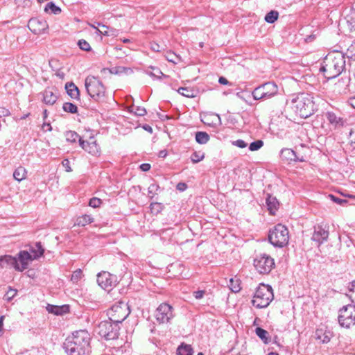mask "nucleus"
Wrapping results in <instances>:
<instances>
[{
    "label": "nucleus",
    "mask_w": 355,
    "mask_h": 355,
    "mask_svg": "<svg viewBox=\"0 0 355 355\" xmlns=\"http://www.w3.org/2000/svg\"><path fill=\"white\" fill-rule=\"evenodd\" d=\"M42 94L43 102L46 105H53L58 100V96L49 88H46Z\"/></svg>",
    "instance_id": "25"
},
{
    "label": "nucleus",
    "mask_w": 355,
    "mask_h": 355,
    "mask_svg": "<svg viewBox=\"0 0 355 355\" xmlns=\"http://www.w3.org/2000/svg\"><path fill=\"white\" fill-rule=\"evenodd\" d=\"M263 146V141L261 139H257L252 141L249 145V150L250 151H256L259 150Z\"/></svg>",
    "instance_id": "44"
},
{
    "label": "nucleus",
    "mask_w": 355,
    "mask_h": 355,
    "mask_svg": "<svg viewBox=\"0 0 355 355\" xmlns=\"http://www.w3.org/2000/svg\"><path fill=\"white\" fill-rule=\"evenodd\" d=\"M176 188L180 191H184L187 188V184L184 182H180L177 184Z\"/></svg>",
    "instance_id": "62"
},
{
    "label": "nucleus",
    "mask_w": 355,
    "mask_h": 355,
    "mask_svg": "<svg viewBox=\"0 0 355 355\" xmlns=\"http://www.w3.org/2000/svg\"><path fill=\"white\" fill-rule=\"evenodd\" d=\"M29 30L34 34L44 33L49 25L46 20L40 18H31L28 23Z\"/></svg>",
    "instance_id": "14"
},
{
    "label": "nucleus",
    "mask_w": 355,
    "mask_h": 355,
    "mask_svg": "<svg viewBox=\"0 0 355 355\" xmlns=\"http://www.w3.org/2000/svg\"><path fill=\"white\" fill-rule=\"evenodd\" d=\"M318 34V31L317 30H315L311 35H309L306 37V38L304 39L306 42H311L312 41H313L316 38Z\"/></svg>",
    "instance_id": "55"
},
{
    "label": "nucleus",
    "mask_w": 355,
    "mask_h": 355,
    "mask_svg": "<svg viewBox=\"0 0 355 355\" xmlns=\"http://www.w3.org/2000/svg\"><path fill=\"white\" fill-rule=\"evenodd\" d=\"M274 298L271 286L260 284L257 287L252 300V304L258 309L267 307Z\"/></svg>",
    "instance_id": "4"
},
{
    "label": "nucleus",
    "mask_w": 355,
    "mask_h": 355,
    "mask_svg": "<svg viewBox=\"0 0 355 355\" xmlns=\"http://www.w3.org/2000/svg\"><path fill=\"white\" fill-rule=\"evenodd\" d=\"M292 104L295 113L303 119L312 116L318 110L313 97L308 93L298 94L293 98Z\"/></svg>",
    "instance_id": "3"
},
{
    "label": "nucleus",
    "mask_w": 355,
    "mask_h": 355,
    "mask_svg": "<svg viewBox=\"0 0 355 355\" xmlns=\"http://www.w3.org/2000/svg\"><path fill=\"white\" fill-rule=\"evenodd\" d=\"M10 114L9 110L4 107H0V117L8 116Z\"/></svg>",
    "instance_id": "58"
},
{
    "label": "nucleus",
    "mask_w": 355,
    "mask_h": 355,
    "mask_svg": "<svg viewBox=\"0 0 355 355\" xmlns=\"http://www.w3.org/2000/svg\"><path fill=\"white\" fill-rule=\"evenodd\" d=\"M107 314L110 320L119 324L128 316L130 310L126 303L119 301L108 309Z\"/></svg>",
    "instance_id": "8"
},
{
    "label": "nucleus",
    "mask_w": 355,
    "mask_h": 355,
    "mask_svg": "<svg viewBox=\"0 0 355 355\" xmlns=\"http://www.w3.org/2000/svg\"><path fill=\"white\" fill-rule=\"evenodd\" d=\"M177 355H193V349L191 345L182 343L177 348Z\"/></svg>",
    "instance_id": "27"
},
{
    "label": "nucleus",
    "mask_w": 355,
    "mask_h": 355,
    "mask_svg": "<svg viewBox=\"0 0 355 355\" xmlns=\"http://www.w3.org/2000/svg\"><path fill=\"white\" fill-rule=\"evenodd\" d=\"M325 116L329 123L334 128L342 127L345 122V120L342 116L336 114L334 112H327L325 114Z\"/></svg>",
    "instance_id": "18"
},
{
    "label": "nucleus",
    "mask_w": 355,
    "mask_h": 355,
    "mask_svg": "<svg viewBox=\"0 0 355 355\" xmlns=\"http://www.w3.org/2000/svg\"><path fill=\"white\" fill-rule=\"evenodd\" d=\"M218 83L221 85H232V83H230L227 79L223 76H220L219 77V79H218Z\"/></svg>",
    "instance_id": "61"
},
{
    "label": "nucleus",
    "mask_w": 355,
    "mask_h": 355,
    "mask_svg": "<svg viewBox=\"0 0 355 355\" xmlns=\"http://www.w3.org/2000/svg\"><path fill=\"white\" fill-rule=\"evenodd\" d=\"M329 198L335 203L340 205H345L348 203V200L344 198H340L333 194L329 195Z\"/></svg>",
    "instance_id": "50"
},
{
    "label": "nucleus",
    "mask_w": 355,
    "mask_h": 355,
    "mask_svg": "<svg viewBox=\"0 0 355 355\" xmlns=\"http://www.w3.org/2000/svg\"><path fill=\"white\" fill-rule=\"evenodd\" d=\"M78 142L79 145L82 147L83 150L91 154L95 153L96 148V141L89 143L87 141L83 140L81 137H80L78 139Z\"/></svg>",
    "instance_id": "26"
},
{
    "label": "nucleus",
    "mask_w": 355,
    "mask_h": 355,
    "mask_svg": "<svg viewBox=\"0 0 355 355\" xmlns=\"http://www.w3.org/2000/svg\"><path fill=\"white\" fill-rule=\"evenodd\" d=\"M345 55L347 56L348 58H352V57L355 56V40L349 46Z\"/></svg>",
    "instance_id": "53"
},
{
    "label": "nucleus",
    "mask_w": 355,
    "mask_h": 355,
    "mask_svg": "<svg viewBox=\"0 0 355 355\" xmlns=\"http://www.w3.org/2000/svg\"><path fill=\"white\" fill-rule=\"evenodd\" d=\"M96 24H97L98 26H101L102 28V29H101L102 32H101V34L103 35H108V33H107L108 27L105 25L101 24L99 22H97Z\"/></svg>",
    "instance_id": "60"
},
{
    "label": "nucleus",
    "mask_w": 355,
    "mask_h": 355,
    "mask_svg": "<svg viewBox=\"0 0 355 355\" xmlns=\"http://www.w3.org/2000/svg\"><path fill=\"white\" fill-rule=\"evenodd\" d=\"M97 283L103 289L110 291L118 283V277L109 272L101 271L97 275Z\"/></svg>",
    "instance_id": "12"
},
{
    "label": "nucleus",
    "mask_w": 355,
    "mask_h": 355,
    "mask_svg": "<svg viewBox=\"0 0 355 355\" xmlns=\"http://www.w3.org/2000/svg\"><path fill=\"white\" fill-rule=\"evenodd\" d=\"M253 264L258 272L263 275L269 274L275 266L274 259L265 253L257 255Z\"/></svg>",
    "instance_id": "10"
},
{
    "label": "nucleus",
    "mask_w": 355,
    "mask_h": 355,
    "mask_svg": "<svg viewBox=\"0 0 355 355\" xmlns=\"http://www.w3.org/2000/svg\"><path fill=\"white\" fill-rule=\"evenodd\" d=\"M191 161L193 164H197L205 158V153L200 151H195L191 155Z\"/></svg>",
    "instance_id": "41"
},
{
    "label": "nucleus",
    "mask_w": 355,
    "mask_h": 355,
    "mask_svg": "<svg viewBox=\"0 0 355 355\" xmlns=\"http://www.w3.org/2000/svg\"><path fill=\"white\" fill-rule=\"evenodd\" d=\"M173 308L168 303H162L155 311V318L159 324L168 322L174 316Z\"/></svg>",
    "instance_id": "13"
},
{
    "label": "nucleus",
    "mask_w": 355,
    "mask_h": 355,
    "mask_svg": "<svg viewBox=\"0 0 355 355\" xmlns=\"http://www.w3.org/2000/svg\"><path fill=\"white\" fill-rule=\"evenodd\" d=\"M102 204V200L96 197H93L89 201V206L93 208H98Z\"/></svg>",
    "instance_id": "52"
},
{
    "label": "nucleus",
    "mask_w": 355,
    "mask_h": 355,
    "mask_svg": "<svg viewBox=\"0 0 355 355\" xmlns=\"http://www.w3.org/2000/svg\"><path fill=\"white\" fill-rule=\"evenodd\" d=\"M66 140L70 143H75L76 140L80 137L75 131H67L65 132Z\"/></svg>",
    "instance_id": "40"
},
{
    "label": "nucleus",
    "mask_w": 355,
    "mask_h": 355,
    "mask_svg": "<svg viewBox=\"0 0 355 355\" xmlns=\"http://www.w3.org/2000/svg\"><path fill=\"white\" fill-rule=\"evenodd\" d=\"M26 176V170L25 168L22 166H19L17 168L14 173H13V177L15 180H16L18 182H21V180H24Z\"/></svg>",
    "instance_id": "32"
},
{
    "label": "nucleus",
    "mask_w": 355,
    "mask_h": 355,
    "mask_svg": "<svg viewBox=\"0 0 355 355\" xmlns=\"http://www.w3.org/2000/svg\"><path fill=\"white\" fill-rule=\"evenodd\" d=\"M279 17V12L277 10H270L268 12L264 17L265 21L268 24H273L275 22Z\"/></svg>",
    "instance_id": "36"
},
{
    "label": "nucleus",
    "mask_w": 355,
    "mask_h": 355,
    "mask_svg": "<svg viewBox=\"0 0 355 355\" xmlns=\"http://www.w3.org/2000/svg\"><path fill=\"white\" fill-rule=\"evenodd\" d=\"M256 335L262 340L264 344H268L271 341V338L269 333L261 327H257L255 329Z\"/></svg>",
    "instance_id": "28"
},
{
    "label": "nucleus",
    "mask_w": 355,
    "mask_h": 355,
    "mask_svg": "<svg viewBox=\"0 0 355 355\" xmlns=\"http://www.w3.org/2000/svg\"><path fill=\"white\" fill-rule=\"evenodd\" d=\"M145 73L155 80H161L162 78H169V76L163 73L160 69L155 66L150 65L148 67V69L145 70Z\"/></svg>",
    "instance_id": "21"
},
{
    "label": "nucleus",
    "mask_w": 355,
    "mask_h": 355,
    "mask_svg": "<svg viewBox=\"0 0 355 355\" xmlns=\"http://www.w3.org/2000/svg\"><path fill=\"white\" fill-rule=\"evenodd\" d=\"M130 69V68L122 67V66H116V67H114L110 69H108L110 73H111L112 74H116V75H120V74L126 73ZM106 70H107V69L104 68V69H103L102 71H106Z\"/></svg>",
    "instance_id": "37"
},
{
    "label": "nucleus",
    "mask_w": 355,
    "mask_h": 355,
    "mask_svg": "<svg viewBox=\"0 0 355 355\" xmlns=\"http://www.w3.org/2000/svg\"><path fill=\"white\" fill-rule=\"evenodd\" d=\"M268 239L274 247L283 248L288 243V230L285 225L278 223L269 230Z\"/></svg>",
    "instance_id": "5"
},
{
    "label": "nucleus",
    "mask_w": 355,
    "mask_h": 355,
    "mask_svg": "<svg viewBox=\"0 0 355 355\" xmlns=\"http://www.w3.org/2000/svg\"><path fill=\"white\" fill-rule=\"evenodd\" d=\"M268 210L270 215H275L276 211L279 208V203L277 198L270 194H268V197L266 200Z\"/></svg>",
    "instance_id": "24"
},
{
    "label": "nucleus",
    "mask_w": 355,
    "mask_h": 355,
    "mask_svg": "<svg viewBox=\"0 0 355 355\" xmlns=\"http://www.w3.org/2000/svg\"><path fill=\"white\" fill-rule=\"evenodd\" d=\"M347 23L351 31H355V10H351L350 14L347 16Z\"/></svg>",
    "instance_id": "45"
},
{
    "label": "nucleus",
    "mask_w": 355,
    "mask_h": 355,
    "mask_svg": "<svg viewBox=\"0 0 355 355\" xmlns=\"http://www.w3.org/2000/svg\"><path fill=\"white\" fill-rule=\"evenodd\" d=\"M232 144L240 148H245L248 146V144L243 139H237L234 141H232Z\"/></svg>",
    "instance_id": "54"
},
{
    "label": "nucleus",
    "mask_w": 355,
    "mask_h": 355,
    "mask_svg": "<svg viewBox=\"0 0 355 355\" xmlns=\"http://www.w3.org/2000/svg\"><path fill=\"white\" fill-rule=\"evenodd\" d=\"M17 293V291L16 289H13L10 286H9L8 291L3 296V300L7 302H10L16 295Z\"/></svg>",
    "instance_id": "46"
},
{
    "label": "nucleus",
    "mask_w": 355,
    "mask_h": 355,
    "mask_svg": "<svg viewBox=\"0 0 355 355\" xmlns=\"http://www.w3.org/2000/svg\"><path fill=\"white\" fill-rule=\"evenodd\" d=\"M279 156L284 162L288 164H291L292 162H297L294 149L284 148L280 150Z\"/></svg>",
    "instance_id": "19"
},
{
    "label": "nucleus",
    "mask_w": 355,
    "mask_h": 355,
    "mask_svg": "<svg viewBox=\"0 0 355 355\" xmlns=\"http://www.w3.org/2000/svg\"><path fill=\"white\" fill-rule=\"evenodd\" d=\"M338 320L340 325L343 327L349 328L352 325H354L355 305L347 304L340 309Z\"/></svg>",
    "instance_id": "11"
},
{
    "label": "nucleus",
    "mask_w": 355,
    "mask_h": 355,
    "mask_svg": "<svg viewBox=\"0 0 355 355\" xmlns=\"http://www.w3.org/2000/svg\"><path fill=\"white\" fill-rule=\"evenodd\" d=\"M349 139V144L355 143V130H352L350 132Z\"/></svg>",
    "instance_id": "63"
},
{
    "label": "nucleus",
    "mask_w": 355,
    "mask_h": 355,
    "mask_svg": "<svg viewBox=\"0 0 355 355\" xmlns=\"http://www.w3.org/2000/svg\"><path fill=\"white\" fill-rule=\"evenodd\" d=\"M178 92L182 95L183 96L187 97V98H193L196 96V91L190 87H180L178 89Z\"/></svg>",
    "instance_id": "33"
},
{
    "label": "nucleus",
    "mask_w": 355,
    "mask_h": 355,
    "mask_svg": "<svg viewBox=\"0 0 355 355\" xmlns=\"http://www.w3.org/2000/svg\"><path fill=\"white\" fill-rule=\"evenodd\" d=\"M46 12H50L54 15H58L61 12V8L57 6L53 2L48 3L44 8Z\"/></svg>",
    "instance_id": "35"
},
{
    "label": "nucleus",
    "mask_w": 355,
    "mask_h": 355,
    "mask_svg": "<svg viewBox=\"0 0 355 355\" xmlns=\"http://www.w3.org/2000/svg\"><path fill=\"white\" fill-rule=\"evenodd\" d=\"M78 46L83 51H92V48H91L89 44L86 40H85L83 39L78 40Z\"/></svg>",
    "instance_id": "49"
},
{
    "label": "nucleus",
    "mask_w": 355,
    "mask_h": 355,
    "mask_svg": "<svg viewBox=\"0 0 355 355\" xmlns=\"http://www.w3.org/2000/svg\"><path fill=\"white\" fill-rule=\"evenodd\" d=\"M161 191L159 185L155 182L152 183L148 188V194L150 200L153 199L155 195Z\"/></svg>",
    "instance_id": "34"
},
{
    "label": "nucleus",
    "mask_w": 355,
    "mask_h": 355,
    "mask_svg": "<svg viewBox=\"0 0 355 355\" xmlns=\"http://www.w3.org/2000/svg\"><path fill=\"white\" fill-rule=\"evenodd\" d=\"M94 220V219L91 215L83 214L76 218L75 224L78 226L84 227L93 223Z\"/></svg>",
    "instance_id": "30"
},
{
    "label": "nucleus",
    "mask_w": 355,
    "mask_h": 355,
    "mask_svg": "<svg viewBox=\"0 0 355 355\" xmlns=\"http://www.w3.org/2000/svg\"><path fill=\"white\" fill-rule=\"evenodd\" d=\"M316 338L320 340L322 343H327L330 341V337L326 333H323L322 330H317L315 332Z\"/></svg>",
    "instance_id": "42"
},
{
    "label": "nucleus",
    "mask_w": 355,
    "mask_h": 355,
    "mask_svg": "<svg viewBox=\"0 0 355 355\" xmlns=\"http://www.w3.org/2000/svg\"><path fill=\"white\" fill-rule=\"evenodd\" d=\"M279 94V87L275 82H267L257 86L252 92L254 100L266 101Z\"/></svg>",
    "instance_id": "6"
},
{
    "label": "nucleus",
    "mask_w": 355,
    "mask_h": 355,
    "mask_svg": "<svg viewBox=\"0 0 355 355\" xmlns=\"http://www.w3.org/2000/svg\"><path fill=\"white\" fill-rule=\"evenodd\" d=\"M193 294L196 299L200 300L203 297L204 295L205 294V291L198 290V291H194Z\"/></svg>",
    "instance_id": "56"
},
{
    "label": "nucleus",
    "mask_w": 355,
    "mask_h": 355,
    "mask_svg": "<svg viewBox=\"0 0 355 355\" xmlns=\"http://www.w3.org/2000/svg\"><path fill=\"white\" fill-rule=\"evenodd\" d=\"M85 86L87 94L96 101L104 98L105 87L98 78L88 76L85 80Z\"/></svg>",
    "instance_id": "7"
},
{
    "label": "nucleus",
    "mask_w": 355,
    "mask_h": 355,
    "mask_svg": "<svg viewBox=\"0 0 355 355\" xmlns=\"http://www.w3.org/2000/svg\"><path fill=\"white\" fill-rule=\"evenodd\" d=\"M62 166L64 167L67 172H71L72 171L70 166V162L68 159H64L62 162Z\"/></svg>",
    "instance_id": "57"
},
{
    "label": "nucleus",
    "mask_w": 355,
    "mask_h": 355,
    "mask_svg": "<svg viewBox=\"0 0 355 355\" xmlns=\"http://www.w3.org/2000/svg\"><path fill=\"white\" fill-rule=\"evenodd\" d=\"M313 233L311 236V240L320 245L328 240L329 238V230L322 225H315L313 227Z\"/></svg>",
    "instance_id": "15"
},
{
    "label": "nucleus",
    "mask_w": 355,
    "mask_h": 355,
    "mask_svg": "<svg viewBox=\"0 0 355 355\" xmlns=\"http://www.w3.org/2000/svg\"><path fill=\"white\" fill-rule=\"evenodd\" d=\"M3 261L5 267L10 266L14 268L17 271H18V269H19L18 259L16 257H12L11 255H4Z\"/></svg>",
    "instance_id": "29"
},
{
    "label": "nucleus",
    "mask_w": 355,
    "mask_h": 355,
    "mask_svg": "<svg viewBox=\"0 0 355 355\" xmlns=\"http://www.w3.org/2000/svg\"><path fill=\"white\" fill-rule=\"evenodd\" d=\"M119 330V324L110 320L101 321L97 327L98 335L107 340L118 338Z\"/></svg>",
    "instance_id": "9"
},
{
    "label": "nucleus",
    "mask_w": 355,
    "mask_h": 355,
    "mask_svg": "<svg viewBox=\"0 0 355 355\" xmlns=\"http://www.w3.org/2000/svg\"><path fill=\"white\" fill-rule=\"evenodd\" d=\"M90 340L87 331H76L65 339L62 348L67 355H85L89 350Z\"/></svg>",
    "instance_id": "1"
},
{
    "label": "nucleus",
    "mask_w": 355,
    "mask_h": 355,
    "mask_svg": "<svg viewBox=\"0 0 355 355\" xmlns=\"http://www.w3.org/2000/svg\"><path fill=\"white\" fill-rule=\"evenodd\" d=\"M349 297L352 302L355 303V280L349 283L348 286Z\"/></svg>",
    "instance_id": "48"
},
{
    "label": "nucleus",
    "mask_w": 355,
    "mask_h": 355,
    "mask_svg": "<svg viewBox=\"0 0 355 355\" xmlns=\"http://www.w3.org/2000/svg\"><path fill=\"white\" fill-rule=\"evenodd\" d=\"M151 168V166L148 163H143L139 166V168L141 171L147 172Z\"/></svg>",
    "instance_id": "59"
},
{
    "label": "nucleus",
    "mask_w": 355,
    "mask_h": 355,
    "mask_svg": "<svg viewBox=\"0 0 355 355\" xmlns=\"http://www.w3.org/2000/svg\"><path fill=\"white\" fill-rule=\"evenodd\" d=\"M149 208L153 214H158L164 209V205L161 202H152Z\"/></svg>",
    "instance_id": "39"
},
{
    "label": "nucleus",
    "mask_w": 355,
    "mask_h": 355,
    "mask_svg": "<svg viewBox=\"0 0 355 355\" xmlns=\"http://www.w3.org/2000/svg\"><path fill=\"white\" fill-rule=\"evenodd\" d=\"M62 110L67 113L76 114L78 112V107L72 103L66 102L62 105Z\"/></svg>",
    "instance_id": "38"
},
{
    "label": "nucleus",
    "mask_w": 355,
    "mask_h": 355,
    "mask_svg": "<svg viewBox=\"0 0 355 355\" xmlns=\"http://www.w3.org/2000/svg\"><path fill=\"white\" fill-rule=\"evenodd\" d=\"M210 137L206 132L198 131L196 132L195 139L199 144H205L209 141Z\"/></svg>",
    "instance_id": "31"
},
{
    "label": "nucleus",
    "mask_w": 355,
    "mask_h": 355,
    "mask_svg": "<svg viewBox=\"0 0 355 355\" xmlns=\"http://www.w3.org/2000/svg\"><path fill=\"white\" fill-rule=\"evenodd\" d=\"M239 279L234 280V279H230V286L231 290L234 293H238L241 291V287L240 286Z\"/></svg>",
    "instance_id": "47"
},
{
    "label": "nucleus",
    "mask_w": 355,
    "mask_h": 355,
    "mask_svg": "<svg viewBox=\"0 0 355 355\" xmlns=\"http://www.w3.org/2000/svg\"><path fill=\"white\" fill-rule=\"evenodd\" d=\"M130 109V112H134L137 116H143L146 114V110L144 107L135 106L132 105Z\"/></svg>",
    "instance_id": "43"
},
{
    "label": "nucleus",
    "mask_w": 355,
    "mask_h": 355,
    "mask_svg": "<svg viewBox=\"0 0 355 355\" xmlns=\"http://www.w3.org/2000/svg\"><path fill=\"white\" fill-rule=\"evenodd\" d=\"M347 103L349 105H351L353 108L355 109V96L350 97L348 99Z\"/></svg>",
    "instance_id": "64"
},
{
    "label": "nucleus",
    "mask_w": 355,
    "mask_h": 355,
    "mask_svg": "<svg viewBox=\"0 0 355 355\" xmlns=\"http://www.w3.org/2000/svg\"><path fill=\"white\" fill-rule=\"evenodd\" d=\"M294 152L297 162H306L309 148L305 144H301L299 146H295Z\"/></svg>",
    "instance_id": "22"
},
{
    "label": "nucleus",
    "mask_w": 355,
    "mask_h": 355,
    "mask_svg": "<svg viewBox=\"0 0 355 355\" xmlns=\"http://www.w3.org/2000/svg\"><path fill=\"white\" fill-rule=\"evenodd\" d=\"M18 259L19 268L18 271L22 272L26 270L30 262L33 261L31 254L28 250H20L15 256Z\"/></svg>",
    "instance_id": "16"
},
{
    "label": "nucleus",
    "mask_w": 355,
    "mask_h": 355,
    "mask_svg": "<svg viewBox=\"0 0 355 355\" xmlns=\"http://www.w3.org/2000/svg\"><path fill=\"white\" fill-rule=\"evenodd\" d=\"M31 254L33 260L40 259L44 255V248L42 245L41 242H35L32 245H28V250H27Z\"/></svg>",
    "instance_id": "17"
},
{
    "label": "nucleus",
    "mask_w": 355,
    "mask_h": 355,
    "mask_svg": "<svg viewBox=\"0 0 355 355\" xmlns=\"http://www.w3.org/2000/svg\"><path fill=\"white\" fill-rule=\"evenodd\" d=\"M46 310L49 313H53L55 315H62L68 313L70 311V306L69 304H64L62 306L48 304Z\"/></svg>",
    "instance_id": "20"
},
{
    "label": "nucleus",
    "mask_w": 355,
    "mask_h": 355,
    "mask_svg": "<svg viewBox=\"0 0 355 355\" xmlns=\"http://www.w3.org/2000/svg\"><path fill=\"white\" fill-rule=\"evenodd\" d=\"M67 94L74 100H80V90L78 87L73 83L68 82L65 84Z\"/></svg>",
    "instance_id": "23"
},
{
    "label": "nucleus",
    "mask_w": 355,
    "mask_h": 355,
    "mask_svg": "<svg viewBox=\"0 0 355 355\" xmlns=\"http://www.w3.org/2000/svg\"><path fill=\"white\" fill-rule=\"evenodd\" d=\"M82 275L83 272L81 269H77L72 273L71 281L73 283H77L81 279Z\"/></svg>",
    "instance_id": "51"
},
{
    "label": "nucleus",
    "mask_w": 355,
    "mask_h": 355,
    "mask_svg": "<svg viewBox=\"0 0 355 355\" xmlns=\"http://www.w3.org/2000/svg\"><path fill=\"white\" fill-rule=\"evenodd\" d=\"M345 66V54L342 52L334 51L326 56L320 71L324 72V75L327 79H333L344 71Z\"/></svg>",
    "instance_id": "2"
}]
</instances>
